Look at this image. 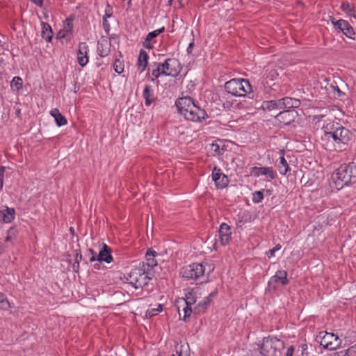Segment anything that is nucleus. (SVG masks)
<instances>
[{
  "label": "nucleus",
  "mask_w": 356,
  "mask_h": 356,
  "mask_svg": "<svg viewBox=\"0 0 356 356\" xmlns=\"http://www.w3.org/2000/svg\"><path fill=\"white\" fill-rule=\"evenodd\" d=\"M175 105L179 113L187 120L201 122L208 117L206 111L197 106L191 97L179 98L176 101Z\"/></svg>",
  "instance_id": "nucleus-1"
},
{
  "label": "nucleus",
  "mask_w": 356,
  "mask_h": 356,
  "mask_svg": "<svg viewBox=\"0 0 356 356\" xmlns=\"http://www.w3.org/2000/svg\"><path fill=\"white\" fill-rule=\"evenodd\" d=\"M332 179L337 190L356 183V163L352 162L341 165L332 175Z\"/></svg>",
  "instance_id": "nucleus-2"
},
{
  "label": "nucleus",
  "mask_w": 356,
  "mask_h": 356,
  "mask_svg": "<svg viewBox=\"0 0 356 356\" xmlns=\"http://www.w3.org/2000/svg\"><path fill=\"white\" fill-rule=\"evenodd\" d=\"M225 90L233 96H245L252 94V86L248 80L244 79H233L225 84ZM250 98L253 97L249 96Z\"/></svg>",
  "instance_id": "nucleus-3"
},
{
  "label": "nucleus",
  "mask_w": 356,
  "mask_h": 356,
  "mask_svg": "<svg viewBox=\"0 0 356 356\" xmlns=\"http://www.w3.org/2000/svg\"><path fill=\"white\" fill-rule=\"evenodd\" d=\"M152 275V272L139 265L129 273L127 280L136 289L143 288L148 284Z\"/></svg>",
  "instance_id": "nucleus-4"
},
{
  "label": "nucleus",
  "mask_w": 356,
  "mask_h": 356,
  "mask_svg": "<svg viewBox=\"0 0 356 356\" xmlns=\"http://www.w3.org/2000/svg\"><path fill=\"white\" fill-rule=\"evenodd\" d=\"M324 134L321 138L322 141L324 143L323 145L325 149L330 151L337 152V138L336 134H337V128L335 127V122L332 121L324 124L322 127Z\"/></svg>",
  "instance_id": "nucleus-5"
},
{
  "label": "nucleus",
  "mask_w": 356,
  "mask_h": 356,
  "mask_svg": "<svg viewBox=\"0 0 356 356\" xmlns=\"http://www.w3.org/2000/svg\"><path fill=\"white\" fill-rule=\"evenodd\" d=\"M284 348L283 341L275 337L268 336L263 339L260 346V353L264 356H276L277 352L281 353Z\"/></svg>",
  "instance_id": "nucleus-6"
},
{
  "label": "nucleus",
  "mask_w": 356,
  "mask_h": 356,
  "mask_svg": "<svg viewBox=\"0 0 356 356\" xmlns=\"http://www.w3.org/2000/svg\"><path fill=\"white\" fill-rule=\"evenodd\" d=\"M205 268L202 264L193 263L191 265L184 266L181 270L180 274L188 280H200L203 282L201 279L204 277Z\"/></svg>",
  "instance_id": "nucleus-7"
},
{
  "label": "nucleus",
  "mask_w": 356,
  "mask_h": 356,
  "mask_svg": "<svg viewBox=\"0 0 356 356\" xmlns=\"http://www.w3.org/2000/svg\"><path fill=\"white\" fill-rule=\"evenodd\" d=\"M335 127L337 128V134H336L338 143L337 152L346 151L353 139V134L349 129L343 127L339 122H335Z\"/></svg>",
  "instance_id": "nucleus-8"
},
{
  "label": "nucleus",
  "mask_w": 356,
  "mask_h": 356,
  "mask_svg": "<svg viewBox=\"0 0 356 356\" xmlns=\"http://www.w3.org/2000/svg\"><path fill=\"white\" fill-rule=\"evenodd\" d=\"M317 337L321 339V346L330 350H336L339 347L341 343L338 336L334 333L320 332Z\"/></svg>",
  "instance_id": "nucleus-9"
},
{
  "label": "nucleus",
  "mask_w": 356,
  "mask_h": 356,
  "mask_svg": "<svg viewBox=\"0 0 356 356\" xmlns=\"http://www.w3.org/2000/svg\"><path fill=\"white\" fill-rule=\"evenodd\" d=\"M250 175L254 177L264 176L266 181H271L276 177L277 174L272 167L254 166L250 169Z\"/></svg>",
  "instance_id": "nucleus-10"
},
{
  "label": "nucleus",
  "mask_w": 356,
  "mask_h": 356,
  "mask_svg": "<svg viewBox=\"0 0 356 356\" xmlns=\"http://www.w3.org/2000/svg\"><path fill=\"white\" fill-rule=\"evenodd\" d=\"M287 272L284 270H277L275 274L272 276L268 282L269 289L276 290L278 284L282 286L287 285L289 283V280L287 278Z\"/></svg>",
  "instance_id": "nucleus-11"
},
{
  "label": "nucleus",
  "mask_w": 356,
  "mask_h": 356,
  "mask_svg": "<svg viewBox=\"0 0 356 356\" xmlns=\"http://www.w3.org/2000/svg\"><path fill=\"white\" fill-rule=\"evenodd\" d=\"M331 22L336 29L341 31L348 38L355 39L356 33L347 21L344 19L335 20L333 17H331Z\"/></svg>",
  "instance_id": "nucleus-12"
},
{
  "label": "nucleus",
  "mask_w": 356,
  "mask_h": 356,
  "mask_svg": "<svg viewBox=\"0 0 356 356\" xmlns=\"http://www.w3.org/2000/svg\"><path fill=\"white\" fill-rule=\"evenodd\" d=\"M161 66L166 73L165 76H175L179 72V63L177 59L168 58L163 63H161Z\"/></svg>",
  "instance_id": "nucleus-13"
},
{
  "label": "nucleus",
  "mask_w": 356,
  "mask_h": 356,
  "mask_svg": "<svg viewBox=\"0 0 356 356\" xmlns=\"http://www.w3.org/2000/svg\"><path fill=\"white\" fill-rule=\"evenodd\" d=\"M298 116V112L295 109L292 110H282L277 115L275 119L280 124L284 125H289L294 122Z\"/></svg>",
  "instance_id": "nucleus-14"
},
{
  "label": "nucleus",
  "mask_w": 356,
  "mask_h": 356,
  "mask_svg": "<svg viewBox=\"0 0 356 356\" xmlns=\"http://www.w3.org/2000/svg\"><path fill=\"white\" fill-rule=\"evenodd\" d=\"M212 179L218 188H223L229 184L227 176L221 172L220 168L214 167L212 171Z\"/></svg>",
  "instance_id": "nucleus-15"
},
{
  "label": "nucleus",
  "mask_w": 356,
  "mask_h": 356,
  "mask_svg": "<svg viewBox=\"0 0 356 356\" xmlns=\"http://www.w3.org/2000/svg\"><path fill=\"white\" fill-rule=\"evenodd\" d=\"M89 48L86 42H80L77 50V60L81 67L87 65L89 60L88 56Z\"/></svg>",
  "instance_id": "nucleus-16"
},
{
  "label": "nucleus",
  "mask_w": 356,
  "mask_h": 356,
  "mask_svg": "<svg viewBox=\"0 0 356 356\" xmlns=\"http://www.w3.org/2000/svg\"><path fill=\"white\" fill-rule=\"evenodd\" d=\"M105 261L108 264L113 261V257L111 255V249L107 245L104 244L102 248L99 251L97 259H95L94 256H92L90 259V261Z\"/></svg>",
  "instance_id": "nucleus-17"
},
{
  "label": "nucleus",
  "mask_w": 356,
  "mask_h": 356,
  "mask_svg": "<svg viewBox=\"0 0 356 356\" xmlns=\"http://www.w3.org/2000/svg\"><path fill=\"white\" fill-rule=\"evenodd\" d=\"M156 255L157 252L156 251L150 248L148 249L145 254L146 262H142L140 265L147 270H150V272H152L153 268L158 264L157 261L155 259Z\"/></svg>",
  "instance_id": "nucleus-18"
},
{
  "label": "nucleus",
  "mask_w": 356,
  "mask_h": 356,
  "mask_svg": "<svg viewBox=\"0 0 356 356\" xmlns=\"http://www.w3.org/2000/svg\"><path fill=\"white\" fill-rule=\"evenodd\" d=\"M231 234L230 226L225 222L222 223L219 229V237L222 245H226L229 243L231 239Z\"/></svg>",
  "instance_id": "nucleus-19"
},
{
  "label": "nucleus",
  "mask_w": 356,
  "mask_h": 356,
  "mask_svg": "<svg viewBox=\"0 0 356 356\" xmlns=\"http://www.w3.org/2000/svg\"><path fill=\"white\" fill-rule=\"evenodd\" d=\"M282 110H292L300 106V101L296 98L285 97L280 99Z\"/></svg>",
  "instance_id": "nucleus-20"
},
{
  "label": "nucleus",
  "mask_w": 356,
  "mask_h": 356,
  "mask_svg": "<svg viewBox=\"0 0 356 356\" xmlns=\"http://www.w3.org/2000/svg\"><path fill=\"white\" fill-rule=\"evenodd\" d=\"M216 292H212L207 297L204 298V300L200 302L197 306L194 308V313L195 314H200L202 312H204V310L207 308L208 305L211 302L212 298L214 297L216 295Z\"/></svg>",
  "instance_id": "nucleus-21"
},
{
  "label": "nucleus",
  "mask_w": 356,
  "mask_h": 356,
  "mask_svg": "<svg viewBox=\"0 0 356 356\" xmlns=\"http://www.w3.org/2000/svg\"><path fill=\"white\" fill-rule=\"evenodd\" d=\"M143 97L145 99V104L146 106H149L155 101L154 90L151 86H145L143 92Z\"/></svg>",
  "instance_id": "nucleus-22"
},
{
  "label": "nucleus",
  "mask_w": 356,
  "mask_h": 356,
  "mask_svg": "<svg viewBox=\"0 0 356 356\" xmlns=\"http://www.w3.org/2000/svg\"><path fill=\"white\" fill-rule=\"evenodd\" d=\"M148 54L145 50L141 49L138 58V67L140 72H143L148 63Z\"/></svg>",
  "instance_id": "nucleus-23"
},
{
  "label": "nucleus",
  "mask_w": 356,
  "mask_h": 356,
  "mask_svg": "<svg viewBox=\"0 0 356 356\" xmlns=\"http://www.w3.org/2000/svg\"><path fill=\"white\" fill-rule=\"evenodd\" d=\"M111 43L107 40L99 41L97 43V53L101 57H105L110 52Z\"/></svg>",
  "instance_id": "nucleus-24"
},
{
  "label": "nucleus",
  "mask_w": 356,
  "mask_h": 356,
  "mask_svg": "<svg viewBox=\"0 0 356 356\" xmlns=\"http://www.w3.org/2000/svg\"><path fill=\"white\" fill-rule=\"evenodd\" d=\"M3 222L9 223L15 218V211L13 208L6 207V209L0 211Z\"/></svg>",
  "instance_id": "nucleus-25"
},
{
  "label": "nucleus",
  "mask_w": 356,
  "mask_h": 356,
  "mask_svg": "<svg viewBox=\"0 0 356 356\" xmlns=\"http://www.w3.org/2000/svg\"><path fill=\"white\" fill-rule=\"evenodd\" d=\"M50 114L54 117L56 124L58 127L63 126L67 124V119L61 114L58 108H54L50 111Z\"/></svg>",
  "instance_id": "nucleus-26"
},
{
  "label": "nucleus",
  "mask_w": 356,
  "mask_h": 356,
  "mask_svg": "<svg viewBox=\"0 0 356 356\" xmlns=\"http://www.w3.org/2000/svg\"><path fill=\"white\" fill-rule=\"evenodd\" d=\"M262 107L268 111L282 110L280 99L278 100L264 101L262 104Z\"/></svg>",
  "instance_id": "nucleus-27"
},
{
  "label": "nucleus",
  "mask_w": 356,
  "mask_h": 356,
  "mask_svg": "<svg viewBox=\"0 0 356 356\" xmlns=\"http://www.w3.org/2000/svg\"><path fill=\"white\" fill-rule=\"evenodd\" d=\"M41 35L47 42H51L53 37V32L49 24L44 22L42 23Z\"/></svg>",
  "instance_id": "nucleus-28"
},
{
  "label": "nucleus",
  "mask_w": 356,
  "mask_h": 356,
  "mask_svg": "<svg viewBox=\"0 0 356 356\" xmlns=\"http://www.w3.org/2000/svg\"><path fill=\"white\" fill-rule=\"evenodd\" d=\"M196 292L194 290L188 291L186 293V298L182 300L184 305H194L197 301Z\"/></svg>",
  "instance_id": "nucleus-29"
},
{
  "label": "nucleus",
  "mask_w": 356,
  "mask_h": 356,
  "mask_svg": "<svg viewBox=\"0 0 356 356\" xmlns=\"http://www.w3.org/2000/svg\"><path fill=\"white\" fill-rule=\"evenodd\" d=\"M280 159L277 169L281 175H286L288 172L291 171L290 167L284 156H281Z\"/></svg>",
  "instance_id": "nucleus-30"
},
{
  "label": "nucleus",
  "mask_w": 356,
  "mask_h": 356,
  "mask_svg": "<svg viewBox=\"0 0 356 356\" xmlns=\"http://www.w3.org/2000/svg\"><path fill=\"white\" fill-rule=\"evenodd\" d=\"M341 10L350 17H356L355 14V8L353 4L348 2H343L341 5Z\"/></svg>",
  "instance_id": "nucleus-31"
},
{
  "label": "nucleus",
  "mask_w": 356,
  "mask_h": 356,
  "mask_svg": "<svg viewBox=\"0 0 356 356\" xmlns=\"http://www.w3.org/2000/svg\"><path fill=\"white\" fill-rule=\"evenodd\" d=\"M11 308V304L3 293L0 292V309L4 311H8Z\"/></svg>",
  "instance_id": "nucleus-32"
},
{
  "label": "nucleus",
  "mask_w": 356,
  "mask_h": 356,
  "mask_svg": "<svg viewBox=\"0 0 356 356\" xmlns=\"http://www.w3.org/2000/svg\"><path fill=\"white\" fill-rule=\"evenodd\" d=\"M171 356H190L188 347H185L184 345H177L175 346V353H173Z\"/></svg>",
  "instance_id": "nucleus-33"
},
{
  "label": "nucleus",
  "mask_w": 356,
  "mask_h": 356,
  "mask_svg": "<svg viewBox=\"0 0 356 356\" xmlns=\"http://www.w3.org/2000/svg\"><path fill=\"white\" fill-rule=\"evenodd\" d=\"M155 65H156V68L152 70V75L153 76L152 78V81H153L156 79L159 78V76H160L161 75L165 76V74H166L164 71L162 70L161 63H156Z\"/></svg>",
  "instance_id": "nucleus-34"
},
{
  "label": "nucleus",
  "mask_w": 356,
  "mask_h": 356,
  "mask_svg": "<svg viewBox=\"0 0 356 356\" xmlns=\"http://www.w3.org/2000/svg\"><path fill=\"white\" fill-rule=\"evenodd\" d=\"M23 81L19 76H15L10 82V87L16 90L22 88Z\"/></svg>",
  "instance_id": "nucleus-35"
},
{
  "label": "nucleus",
  "mask_w": 356,
  "mask_h": 356,
  "mask_svg": "<svg viewBox=\"0 0 356 356\" xmlns=\"http://www.w3.org/2000/svg\"><path fill=\"white\" fill-rule=\"evenodd\" d=\"M162 310V305L159 304L156 308L149 309L146 312L147 317H152L157 315Z\"/></svg>",
  "instance_id": "nucleus-36"
},
{
  "label": "nucleus",
  "mask_w": 356,
  "mask_h": 356,
  "mask_svg": "<svg viewBox=\"0 0 356 356\" xmlns=\"http://www.w3.org/2000/svg\"><path fill=\"white\" fill-rule=\"evenodd\" d=\"M124 65L123 61H121L120 59H116L113 64V69L115 72L118 74H121L124 71Z\"/></svg>",
  "instance_id": "nucleus-37"
},
{
  "label": "nucleus",
  "mask_w": 356,
  "mask_h": 356,
  "mask_svg": "<svg viewBox=\"0 0 356 356\" xmlns=\"http://www.w3.org/2000/svg\"><path fill=\"white\" fill-rule=\"evenodd\" d=\"M264 200V194L261 191H255L252 193V201L254 203H260Z\"/></svg>",
  "instance_id": "nucleus-38"
},
{
  "label": "nucleus",
  "mask_w": 356,
  "mask_h": 356,
  "mask_svg": "<svg viewBox=\"0 0 356 356\" xmlns=\"http://www.w3.org/2000/svg\"><path fill=\"white\" fill-rule=\"evenodd\" d=\"M164 28L162 27L161 29H159L157 30H155L154 31H152L149 33L146 37V41H151L153 38L158 36L160 33H163L164 31Z\"/></svg>",
  "instance_id": "nucleus-39"
},
{
  "label": "nucleus",
  "mask_w": 356,
  "mask_h": 356,
  "mask_svg": "<svg viewBox=\"0 0 356 356\" xmlns=\"http://www.w3.org/2000/svg\"><path fill=\"white\" fill-rule=\"evenodd\" d=\"M183 312H184V317H183V320L184 321H186V318L188 317H189L192 313V309H191V305H184V307L183 309Z\"/></svg>",
  "instance_id": "nucleus-40"
},
{
  "label": "nucleus",
  "mask_w": 356,
  "mask_h": 356,
  "mask_svg": "<svg viewBox=\"0 0 356 356\" xmlns=\"http://www.w3.org/2000/svg\"><path fill=\"white\" fill-rule=\"evenodd\" d=\"M281 249V245L280 244L276 245L273 249L270 250L267 255L268 257H273L275 254V252L280 250Z\"/></svg>",
  "instance_id": "nucleus-41"
},
{
  "label": "nucleus",
  "mask_w": 356,
  "mask_h": 356,
  "mask_svg": "<svg viewBox=\"0 0 356 356\" xmlns=\"http://www.w3.org/2000/svg\"><path fill=\"white\" fill-rule=\"evenodd\" d=\"M5 170H6V168L3 166H1L0 168V191L3 188V175H4Z\"/></svg>",
  "instance_id": "nucleus-42"
},
{
  "label": "nucleus",
  "mask_w": 356,
  "mask_h": 356,
  "mask_svg": "<svg viewBox=\"0 0 356 356\" xmlns=\"http://www.w3.org/2000/svg\"><path fill=\"white\" fill-rule=\"evenodd\" d=\"M103 27L106 32H108L110 29V24L107 20V19L105 17V16L103 17Z\"/></svg>",
  "instance_id": "nucleus-43"
},
{
  "label": "nucleus",
  "mask_w": 356,
  "mask_h": 356,
  "mask_svg": "<svg viewBox=\"0 0 356 356\" xmlns=\"http://www.w3.org/2000/svg\"><path fill=\"white\" fill-rule=\"evenodd\" d=\"M82 259V255L81 254V252L79 250H76V255H75V263L77 264V268L79 266V261Z\"/></svg>",
  "instance_id": "nucleus-44"
},
{
  "label": "nucleus",
  "mask_w": 356,
  "mask_h": 356,
  "mask_svg": "<svg viewBox=\"0 0 356 356\" xmlns=\"http://www.w3.org/2000/svg\"><path fill=\"white\" fill-rule=\"evenodd\" d=\"M294 353V347L293 346H291L288 348L286 356H293Z\"/></svg>",
  "instance_id": "nucleus-45"
},
{
  "label": "nucleus",
  "mask_w": 356,
  "mask_h": 356,
  "mask_svg": "<svg viewBox=\"0 0 356 356\" xmlns=\"http://www.w3.org/2000/svg\"><path fill=\"white\" fill-rule=\"evenodd\" d=\"M111 8L110 7V6H108L106 10H105V17L107 19V17H110L111 16Z\"/></svg>",
  "instance_id": "nucleus-46"
},
{
  "label": "nucleus",
  "mask_w": 356,
  "mask_h": 356,
  "mask_svg": "<svg viewBox=\"0 0 356 356\" xmlns=\"http://www.w3.org/2000/svg\"><path fill=\"white\" fill-rule=\"evenodd\" d=\"M307 345L306 343H302L300 345V348H301V355H304V354H307V353H306V350H307Z\"/></svg>",
  "instance_id": "nucleus-47"
},
{
  "label": "nucleus",
  "mask_w": 356,
  "mask_h": 356,
  "mask_svg": "<svg viewBox=\"0 0 356 356\" xmlns=\"http://www.w3.org/2000/svg\"><path fill=\"white\" fill-rule=\"evenodd\" d=\"M143 46L147 49H152V46L150 44V41H146V40L143 42Z\"/></svg>",
  "instance_id": "nucleus-48"
},
{
  "label": "nucleus",
  "mask_w": 356,
  "mask_h": 356,
  "mask_svg": "<svg viewBox=\"0 0 356 356\" xmlns=\"http://www.w3.org/2000/svg\"><path fill=\"white\" fill-rule=\"evenodd\" d=\"M194 44L193 42H191L187 48V52L188 54H191L192 53V50L193 49Z\"/></svg>",
  "instance_id": "nucleus-49"
},
{
  "label": "nucleus",
  "mask_w": 356,
  "mask_h": 356,
  "mask_svg": "<svg viewBox=\"0 0 356 356\" xmlns=\"http://www.w3.org/2000/svg\"><path fill=\"white\" fill-rule=\"evenodd\" d=\"M37 6H42L43 3V0H31Z\"/></svg>",
  "instance_id": "nucleus-50"
},
{
  "label": "nucleus",
  "mask_w": 356,
  "mask_h": 356,
  "mask_svg": "<svg viewBox=\"0 0 356 356\" xmlns=\"http://www.w3.org/2000/svg\"><path fill=\"white\" fill-rule=\"evenodd\" d=\"M212 146L216 147V148L214 149V151H215V152L218 151V149H219V146H218V145H214V144H213V145H212Z\"/></svg>",
  "instance_id": "nucleus-51"
},
{
  "label": "nucleus",
  "mask_w": 356,
  "mask_h": 356,
  "mask_svg": "<svg viewBox=\"0 0 356 356\" xmlns=\"http://www.w3.org/2000/svg\"><path fill=\"white\" fill-rule=\"evenodd\" d=\"M337 91L338 94L339 95V96H340V95H341L342 94H343V93L340 90V89H339L338 87H337Z\"/></svg>",
  "instance_id": "nucleus-52"
},
{
  "label": "nucleus",
  "mask_w": 356,
  "mask_h": 356,
  "mask_svg": "<svg viewBox=\"0 0 356 356\" xmlns=\"http://www.w3.org/2000/svg\"><path fill=\"white\" fill-rule=\"evenodd\" d=\"M73 268H74V270L76 272V271L78 270L77 269H78L79 268H77V265L76 266V265H75V264H74V265H73Z\"/></svg>",
  "instance_id": "nucleus-53"
},
{
  "label": "nucleus",
  "mask_w": 356,
  "mask_h": 356,
  "mask_svg": "<svg viewBox=\"0 0 356 356\" xmlns=\"http://www.w3.org/2000/svg\"><path fill=\"white\" fill-rule=\"evenodd\" d=\"M10 240V236H7L6 238H5V241H9Z\"/></svg>",
  "instance_id": "nucleus-54"
},
{
  "label": "nucleus",
  "mask_w": 356,
  "mask_h": 356,
  "mask_svg": "<svg viewBox=\"0 0 356 356\" xmlns=\"http://www.w3.org/2000/svg\"><path fill=\"white\" fill-rule=\"evenodd\" d=\"M354 352L356 353V344L351 347Z\"/></svg>",
  "instance_id": "nucleus-55"
},
{
  "label": "nucleus",
  "mask_w": 356,
  "mask_h": 356,
  "mask_svg": "<svg viewBox=\"0 0 356 356\" xmlns=\"http://www.w3.org/2000/svg\"><path fill=\"white\" fill-rule=\"evenodd\" d=\"M323 115H316V116H315V118L318 119L320 117H323Z\"/></svg>",
  "instance_id": "nucleus-56"
},
{
  "label": "nucleus",
  "mask_w": 356,
  "mask_h": 356,
  "mask_svg": "<svg viewBox=\"0 0 356 356\" xmlns=\"http://www.w3.org/2000/svg\"><path fill=\"white\" fill-rule=\"evenodd\" d=\"M90 252H91L92 254L94 253V251L92 249H90Z\"/></svg>",
  "instance_id": "nucleus-57"
},
{
  "label": "nucleus",
  "mask_w": 356,
  "mask_h": 356,
  "mask_svg": "<svg viewBox=\"0 0 356 356\" xmlns=\"http://www.w3.org/2000/svg\"><path fill=\"white\" fill-rule=\"evenodd\" d=\"M97 264H95V268H99V267H97Z\"/></svg>",
  "instance_id": "nucleus-58"
},
{
  "label": "nucleus",
  "mask_w": 356,
  "mask_h": 356,
  "mask_svg": "<svg viewBox=\"0 0 356 356\" xmlns=\"http://www.w3.org/2000/svg\"><path fill=\"white\" fill-rule=\"evenodd\" d=\"M70 231L73 232V228L72 227L70 228Z\"/></svg>",
  "instance_id": "nucleus-59"
}]
</instances>
